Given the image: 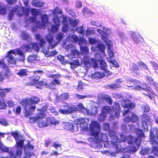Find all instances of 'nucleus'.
I'll return each mask as SVG.
<instances>
[{"mask_svg":"<svg viewBox=\"0 0 158 158\" xmlns=\"http://www.w3.org/2000/svg\"><path fill=\"white\" fill-rule=\"evenodd\" d=\"M146 79L150 83V84H152L154 86L156 85V83L154 82L153 79L151 77L148 76L146 77Z\"/></svg>","mask_w":158,"mask_h":158,"instance_id":"59","label":"nucleus"},{"mask_svg":"<svg viewBox=\"0 0 158 158\" xmlns=\"http://www.w3.org/2000/svg\"><path fill=\"white\" fill-rule=\"evenodd\" d=\"M135 106V104L133 102H131L128 104H124L123 107L125 108H127L129 110H131Z\"/></svg>","mask_w":158,"mask_h":158,"instance_id":"36","label":"nucleus"},{"mask_svg":"<svg viewBox=\"0 0 158 158\" xmlns=\"http://www.w3.org/2000/svg\"><path fill=\"white\" fill-rule=\"evenodd\" d=\"M98 47L100 51L102 53L104 52L105 48L103 44H98Z\"/></svg>","mask_w":158,"mask_h":158,"instance_id":"57","label":"nucleus"},{"mask_svg":"<svg viewBox=\"0 0 158 158\" xmlns=\"http://www.w3.org/2000/svg\"><path fill=\"white\" fill-rule=\"evenodd\" d=\"M16 142V148L18 149L24 148V143L25 140L23 139H21L19 140H17Z\"/></svg>","mask_w":158,"mask_h":158,"instance_id":"24","label":"nucleus"},{"mask_svg":"<svg viewBox=\"0 0 158 158\" xmlns=\"http://www.w3.org/2000/svg\"><path fill=\"white\" fill-rule=\"evenodd\" d=\"M36 56L35 54L29 55L27 58L28 61L31 63L34 62L36 60Z\"/></svg>","mask_w":158,"mask_h":158,"instance_id":"40","label":"nucleus"},{"mask_svg":"<svg viewBox=\"0 0 158 158\" xmlns=\"http://www.w3.org/2000/svg\"><path fill=\"white\" fill-rule=\"evenodd\" d=\"M111 109L110 107L105 106H103L101 110L102 113H104L106 114L107 113H109L111 110Z\"/></svg>","mask_w":158,"mask_h":158,"instance_id":"34","label":"nucleus"},{"mask_svg":"<svg viewBox=\"0 0 158 158\" xmlns=\"http://www.w3.org/2000/svg\"><path fill=\"white\" fill-rule=\"evenodd\" d=\"M108 87L110 89H115L117 88H119L121 87V85L116 83H113L109 85Z\"/></svg>","mask_w":158,"mask_h":158,"instance_id":"48","label":"nucleus"},{"mask_svg":"<svg viewBox=\"0 0 158 158\" xmlns=\"http://www.w3.org/2000/svg\"><path fill=\"white\" fill-rule=\"evenodd\" d=\"M46 116V114L44 112L38 113L35 116L30 118V121L31 123L37 122L38 126L40 128L46 127L50 125H56L59 123L58 121L49 117L46 118L45 121L43 120V119Z\"/></svg>","mask_w":158,"mask_h":158,"instance_id":"2","label":"nucleus"},{"mask_svg":"<svg viewBox=\"0 0 158 158\" xmlns=\"http://www.w3.org/2000/svg\"><path fill=\"white\" fill-rule=\"evenodd\" d=\"M69 25L68 24H64L62 28V31L64 32H67L68 30Z\"/></svg>","mask_w":158,"mask_h":158,"instance_id":"62","label":"nucleus"},{"mask_svg":"<svg viewBox=\"0 0 158 158\" xmlns=\"http://www.w3.org/2000/svg\"><path fill=\"white\" fill-rule=\"evenodd\" d=\"M152 153L154 154L155 156L158 157V147L153 145L152 147V149L151 150Z\"/></svg>","mask_w":158,"mask_h":158,"instance_id":"37","label":"nucleus"},{"mask_svg":"<svg viewBox=\"0 0 158 158\" xmlns=\"http://www.w3.org/2000/svg\"><path fill=\"white\" fill-rule=\"evenodd\" d=\"M21 36L22 38L24 40H27L30 38L29 35L24 31H23L21 33Z\"/></svg>","mask_w":158,"mask_h":158,"instance_id":"47","label":"nucleus"},{"mask_svg":"<svg viewBox=\"0 0 158 158\" xmlns=\"http://www.w3.org/2000/svg\"><path fill=\"white\" fill-rule=\"evenodd\" d=\"M76 30L77 32L80 34H84L85 31L82 26L78 27L77 28Z\"/></svg>","mask_w":158,"mask_h":158,"instance_id":"53","label":"nucleus"},{"mask_svg":"<svg viewBox=\"0 0 158 158\" xmlns=\"http://www.w3.org/2000/svg\"><path fill=\"white\" fill-rule=\"evenodd\" d=\"M105 77V74L103 73L100 72H95L91 75V77L96 79H101Z\"/></svg>","mask_w":158,"mask_h":158,"instance_id":"18","label":"nucleus"},{"mask_svg":"<svg viewBox=\"0 0 158 158\" xmlns=\"http://www.w3.org/2000/svg\"><path fill=\"white\" fill-rule=\"evenodd\" d=\"M131 70L133 72L137 75L139 74V69L138 66L135 64H133L131 68Z\"/></svg>","mask_w":158,"mask_h":158,"instance_id":"27","label":"nucleus"},{"mask_svg":"<svg viewBox=\"0 0 158 158\" xmlns=\"http://www.w3.org/2000/svg\"><path fill=\"white\" fill-rule=\"evenodd\" d=\"M7 107L5 99L3 98L0 99V108L1 109L5 110Z\"/></svg>","mask_w":158,"mask_h":158,"instance_id":"32","label":"nucleus"},{"mask_svg":"<svg viewBox=\"0 0 158 158\" xmlns=\"http://www.w3.org/2000/svg\"><path fill=\"white\" fill-rule=\"evenodd\" d=\"M101 98L102 100L106 101L110 104L111 105L112 104V100L110 97L104 96H102Z\"/></svg>","mask_w":158,"mask_h":158,"instance_id":"44","label":"nucleus"},{"mask_svg":"<svg viewBox=\"0 0 158 158\" xmlns=\"http://www.w3.org/2000/svg\"><path fill=\"white\" fill-rule=\"evenodd\" d=\"M19 9V7L17 6L15 7H13L12 10H10L8 18L9 20H11L12 19L14 14L17 12L18 10Z\"/></svg>","mask_w":158,"mask_h":158,"instance_id":"23","label":"nucleus"},{"mask_svg":"<svg viewBox=\"0 0 158 158\" xmlns=\"http://www.w3.org/2000/svg\"><path fill=\"white\" fill-rule=\"evenodd\" d=\"M5 58H7V60L9 64H15L17 63V60L15 59L12 55H6Z\"/></svg>","mask_w":158,"mask_h":158,"instance_id":"16","label":"nucleus"},{"mask_svg":"<svg viewBox=\"0 0 158 158\" xmlns=\"http://www.w3.org/2000/svg\"><path fill=\"white\" fill-rule=\"evenodd\" d=\"M100 64L101 69L103 70L105 69L107 67L106 63L104 60H102L100 61Z\"/></svg>","mask_w":158,"mask_h":158,"instance_id":"43","label":"nucleus"},{"mask_svg":"<svg viewBox=\"0 0 158 158\" xmlns=\"http://www.w3.org/2000/svg\"><path fill=\"white\" fill-rule=\"evenodd\" d=\"M89 135L91 137L89 139L97 143H108L109 138L106 133L101 132L100 126L98 123L93 121L89 125Z\"/></svg>","mask_w":158,"mask_h":158,"instance_id":"1","label":"nucleus"},{"mask_svg":"<svg viewBox=\"0 0 158 158\" xmlns=\"http://www.w3.org/2000/svg\"><path fill=\"white\" fill-rule=\"evenodd\" d=\"M131 116H127L125 117L124 118V121L125 122H131L135 123L137 122L139 120L138 116L135 114L131 112Z\"/></svg>","mask_w":158,"mask_h":158,"instance_id":"11","label":"nucleus"},{"mask_svg":"<svg viewBox=\"0 0 158 158\" xmlns=\"http://www.w3.org/2000/svg\"><path fill=\"white\" fill-rule=\"evenodd\" d=\"M53 21L56 25L60 26V21L59 18L57 16H55L53 18Z\"/></svg>","mask_w":158,"mask_h":158,"instance_id":"51","label":"nucleus"},{"mask_svg":"<svg viewBox=\"0 0 158 158\" xmlns=\"http://www.w3.org/2000/svg\"><path fill=\"white\" fill-rule=\"evenodd\" d=\"M32 4L35 7H42L44 5V3L40 1L33 0L32 2Z\"/></svg>","mask_w":158,"mask_h":158,"instance_id":"31","label":"nucleus"},{"mask_svg":"<svg viewBox=\"0 0 158 158\" xmlns=\"http://www.w3.org/2000/svg\"><path fill=\"white\" fill-rule=\"evenodd\" d=\"M70 54L74 57L76 56H79L80 54V53L78 50L76 49H73L72 50Z\"/></svg>","mask_w":158,"mask_h":158,"instance_id":"50","label":"nucleus"},{"mask_svg":"<svg viewBox=\"0 0 158 158\" xmlns=\"http://www.w3.org/2000/svg\"><path fill=\"white\" fill-rule=\"evenodd\" d=\"M28 70L26 69H22L19 70L17 74L21 77L26 76L28 75Z\"/></svg>","mask_w":158,"mask_h":158,"instance_id":"25","label":"nucleus"},{"mask_svg":"<svg viewBox=\"0 0 158 158\" xmlns=\"http://www.w3.org/2000/svg\"><path fill=\"white\" fill-rule=\"evenodd\" d=\"M22 10L23 13L26 16H28L29 15V9L28 8H25L24 7H23Z\"/></svg>","mask_w":158,"mask_h":158,"instance_id":"61","label":"nucleus"},{"mask_svg":"<svg viewBox=\"0 0 158 158\" xmlns=\"http://www.w3.org/2000/svg\"><path fill=\"white\" fill-rule=\"evenodd\" d=\"M70 24L73 27H75L79 23V20L78 19H71L69 20Z\"/></svg>","mask_w":158,"mask_h":158,"instance_id":"39","label":"nucleus"},{"mask_svg":"<svg viewBox=\"0 0 158 158\" xmlns=\"http://www.w3.org/2000/svg\"><path fill=\"white\" fill-rule=\"evenodd\" d=\"M40 10H37L35 8H31L30 9L31 14L33 17H36L37 15L40 14Z\"/></svg>","mask_w":158,"mask_h":158,"instance_id":"30","label":"nucleus"},{"mask_svg":"<svg viewBox=\"0 0 158 158\" xmlns=\"http://www.w3.org/2000/svg\"><path fill=\"white\" fill-rule=\"evenodd\" d=\"M74 126L73 124L68 123L65 125V129L70 131H73L74 130Z\"/></svg>","mask_w":158,"mask_h":158,"instance_id":"38","label":"nucleus"},{"mask_svg":"<svg viewBox=\"0 0 158 158\" xmlns=\"http://www.w3.org/2000/svg\"><path fill=\"white\" fill-rule=\"evenodd\" d=\"M35 38L36 39L38 40H40V46L41 47H43L46 43V41L42 38H41V36L39 34H37L35 35Z\"/></svg>","mask_w":158,"mask_h":158,"instance_id":"20","label":"nucleus"},{"mask_svg":"<svg viewBox=\"0 0 158 158\" xmlns=\"http://www.w3.org/2000/svg\"><path fill=\"white\" fill-rule=\"evenodd\" d=\"M86 123L84 118L78 119L77 120L76 124L77 125H79L80 127L82 128H84L86 126Z\"/></svg>","mask_w":158,"mask_h":158,"instance_id":"21","label":"nucleus"},{"mask_svg":"<svg viewBox=\"0 0 158 158\" xmlns=\"http://www.w3.org/2000/svg\"><path fill=\"white\" fill-rule=\"evenodd\" d=\"M63 107L64 109H60L59 110V112L63 114H69L77 110L75 106L69 104L64 105Z\"/></svg>","mask_w":158,"mask_h":158,"instance_id":"7","label":"nucleus"},{"mask_svg":"<svg viewBox=\"0 0 158 158\" xmlns=\"http://www.w3.org/2000/svg\"><path fill=\"white\" fill-rule=\"evenodd\" d=\"M68 40L69 41L77 42L78 40V36L75 35H69L67 36Z\"/></svg>","mask_w":158,"mask_h":158,"instance_id":"26","label":"nucleus"},{"mask_svg":"<svg viewBox=\"0 0 158 158\" xmlns=\"http://www.w3.org/2000/svg\"><path fill=\"white\" fill-rule=\"evenodd\" d=\"M0 124L4 126H7L8 125V123L7 120L6 119L3 118H0Z\"/></svg>","mask_w":158,"mask_h":158,"instance_id":"46","label":"nucleus"},{"mask_svg":"<svg viewBox=\"0 0 158 158\" xmlns=\"http://www.w3.org/2000/svg\"><path fill=\"white\" fill-rule=\"evenodd\" d=\"M83 85L82 82L81 81H79L78 85L76 88L78 90L82 89H83Z\"/></svg>","mask_w":158,"mask_h":158,"instance_id":"58","label":"nucleus"},{"mask_svg":"<svg viewBox=\"0 0 158 158\" xmlns=\"http://www.w3.org/2000/svg\"><path fill=\"white\" fill-rule=\"evenodd\" d=\"M136 132L138 135L136 138L133 141V143H135L138 147L140 146L141 142V138L145 137V135L143 132V131L139 128H137L136 129Z\"/></svg>","mask_w":158,"mask_h":158,"instance_id":"8","label":"nucleus"},{"mask_svg":"<svg viewBox=\"0 0 158 158\" xmlns=\"http://www.w3.org/2000/svg\"><path fill=\"white\" fill-rule=\"evenodd\" d=\"M34 148V146L31 144L30 142H28L26 145L24 146V150L25 153L28 152V150H32Z\"/></svg>","mask_w":158,"mask_h":158,"instance_id":"29","label":"nucleus"},{"mask_svg":"<svg viewBox=\"0 0 158 158\" xmlns=\"http://www.w3.org/2000/svg\"><path fill=\"white\" fill-rule=\"evenodd\" d=\"M106 117V114L104 113H102V112L99 114L98 120L100 122H102L104 121Z\"/></svg>","mask_w":158,"mask_h":158,"instance_id":"54","label":"nucleus"},{"mask_svg":"<svg viewBox=\"0 0 158 158\" xmlns=\"http://www.w3.org/2000/svg\"><path fill=\"white\" fill-rule=\"evenodd\" d=\"M32 48L35 51L38 52L40 50L39 46L37 43H32L31 44Z\"/></svg>","mask_w":158,"mask_h":158,"instance_id":"42","label":"nucleus"},{"mask_svg":"<svg viewBox=\"0 0 158 158\" xmlns=\"http://www.w3.org/2000/svg\"><path fill=\"white\" fill-rule=\"evenodd\" d=\"M31 45V44H30L24 45L23 48V49L25 50L26 52L31 51L32 48L30 46Z\"/></svg>","mask_w":158,"mask_h":158,"instance_id":"55","label":"nucleus"},{"mask_svg":"<svg viewBox=\"0 0 158 158\" xmlns=\"http://www.w3.org/2000/svg\"><path fill=\"white\" fill-rule=\"evenodd\" d=\"M62 13V11L58 7H56L54 10L53 12V14H61Z\"/></svg>","mask_w":158,"mask_h":158,"instance_id":"63","label":"nucleus"},{"mask_svg":"<svg viewBox=\"0 0 158 158\" xmlns=\"http://www.w3.org/2000/svg\"><path fill=\"white\" fill-rule=\"evenodd\" d=\"M60 85V82L59 80L54 79L50 83V88L51 86H54L56 85Z\"/></svg>","mask_w":158,"mask_h":158,"instance_id":"45","label":"nucleus"},{"mask_svg":"<svg viewBox=\"0 0 158 158\" xmlns=\"http://www.w3.org/2000/svg\"><path fill=\"white\" fill-rule=\"evenodd\" d=\"M110 126L108 123H105L103 124V129L104 130L106 131L107 130H109Z\"/></svg>","mask_w":158,"mask_h":158,"instance_id":"64","label":"nucleus"},{"mask_svg":"<svg viewBox=\"0 0 158 158\" xmlns=\"http://www.w3.org/2000/svg\"><path fill=\"white\" fill-rule=\"evenodd\" d=\"M40 101V99L38 97L32 96L29 98L23 99L21 101L20 104L24 107V114L26 117L31 116L32 114V111L36 108L35 106H30V105H36L39 103Z\"/></svg>","mask_w":158,"mask_h":158,"instance_id":"3","label":"nucleus"},{"mask_svg":"<svg viewBox=\"0 0 158 158\" xmlns=\"http://www.w3.org/2000/svg\"><path fill=\"white\" fill-rule=\"evenodd\" d=\"M40 76L38 75L30 77L29 79H32V81L27 83V85L29 86H33L35 85H37L38 81L40 80Z\"/></svg>","mask_w":158,"mask_h":158,"instance_id":"15","label":"nucleus"},{"mask_svg":"<svg viewBox=\"0 0 158 158\" xmlns=\"http://www.w3.org/2000/svg\"><path fill=\"white\" fill-rule=\"evenodd\" d=\"M17 53L19 55L21 56V58L19 59V60L21 61L24 60L25 56L21 50H18L17 51Z\"/></svg>","mask_w":158,"mask_h":158,"instance_id":"56","label":"nucleus"},{"mask_svg":"<svg viewBox=\"0 0 158 158\" xmlns=\"http://www.w3.org/2000/svg\"><path fill=\"white\" fill-rule=\"evenodd\" d=\"M151 122L150 119L148 114H144L142 116V123L143 125H147Z\"/></svg>","mask_w":158,"mask_h":158,"instance_id":"17","label":"nucleus"},{"mask_svg":"<svg viewBox=\"0 0 158 158\" xmlns=\"http://www.w3.org/2000/svg\"><path fill=\"white\" fill-rule=\"evenodd\" d=\"M102 40H103L106 43L108 46V53L109 55V56L110 58H112L114 56V53L112 50L110 49V47L112 46L111 42L108 40L105 36L102 37Z\"/></svg>","mask_w":158,"mask_h":158,"instance_id":"13","label":"nucleus"},{"mask_svg":"<svg viewBox=\"0 0 158 158\" xmlns=\"http://www.w3.org/2000/svg\"><path fill=\"white\" fill-rule=\"evenodd\" d=\"M134 140V138L131 136H125L123 134H122L120 135V139H119V141L117 142V144L118 148L121 149L119 146L120 145L121 142H125L126 140H128V143L129 144H132L133 143V141Z\"/></svg>","mask_w":158,"mask_h":158,"instance_id":"9","label":"nucleus"},{"mask_svg":"<svg viewBox=\"0 0 158 158\" xmlns=\"http://www.w3.org/2000/svg\"><path fill=\"white\" fill-rule=\"evenodd\" d=\"M113 110L114 112L115 117L118 118L119 115L120 108L119 104L117 102H115L112 107Z\"/></svg>","mask_w":158,"mask_h":158,"instance_id":"14","label":"nucleus"},{"mask_svg":"<svg viewBox=\"0 0 158 158\" xmlns=\"http://www.w3.org/2000/svg\"><path fill=\"white\" fill-rule=\"evenodd\" d=\"M80 50L81 53L84 54H87L89 52V49L87 47L81 46Z\"/></svg>","mask_w":158,"mask_h":158,"instance_id":"41","label":"nucleus"},{"mask_svg":"<svg viewBox=\"0 0 158 158\" xmlns=\"http://www.w3.org/2000/svg\"><path fill=\"white\" fill-rule=\"evenodd\" d=\"M5 70L4 76L6 77H8L10 75V72L8 68V66L6 64L4 60H0V69Z\"/></svg>","mask_w":158,"mask_h":158,"instance_id":"10","label":"nucleus"},{"mask_svg":"<svg viewBox=\"0 0 158 158\" xmlns=\"http://www.w3.org/2000/svg\"><path fill=\"white\" fill-rule=\"evenodd\" d=\"M6 103L7 105L9 107H12L15 105L14 102L11 100H9L8 101L6 102Z\"/></svg>","mask_w":158,"mask_h":158,"instance_id":"60","label":"nucleus"},{"mask_svg":"<svg viewBox=\"0 0 158 158\" xmlns=\"http://www.w3.org/2000/svg\"><path fill=\"white\" fill-rule=\"evenodd\" d=\"M134 89L135 90H140L143 89L145 91L149 92L152 94H154L152 89L150 87H148L146 88H143L141 87L140 85H137L135 86Z\"/></svg>","mask_w":158,"mask_h":158,"instance_id":"19","label":"nucleus"},{"mask_svg":"<svg viewBox=\"0 0 158 158\" xmlns=\"http://www.w3.org/2000/svg\"><path fill=\"white\" fill-rule=\"evenodd\" d=\"M64 35L62 33H58L56 37L57 40V42H54V36L50 33H48L46 35L45 38L49 44L48 47V49H52L57 45V44L60 42L63 39Z\"/></svg>","mask_w":158,"mask_h":158,"instance_id":"4","label":"nucleus"},{"mask_svg":"<svg viewBox=\"0 0 158 158\" xmlns=\"http://www.w3.org/2000/svg\"><path fill=\"white\" fill-rule=\"evenodd\" d=\"M69 63L70 64V67L72 69H74L80 65L78 60H74L72 62H69Z\"/></svg>","mask_w":158,"mask_h":158,"instance_id":"28","label":"nucleus"},{"mask_svg":"<svg viewBox=\"0 0 158 158\" xmlns=\"http://www.w3.org/2000/svg\"><path fill=\"white\" fill-rule=\"evenodd\" d=\"M82 61V63L85 66L86 70H88L91 65L94 68L98 66V63L96 60L94 58H90L89 56H85L83 58Z\"/></svg>","mask_w":158,"mask_h":158,"instance_id":"6","label":"nucleus"},{"mask_svg":"<svg viewBox=\"0 0 158 158\" xmlns=\"http://www.w3.org/2000/svg\"><path fill=\"white\" fill-rule=\"evenodd\" d=\"M42 23L40 21L38 22L37 26L39 28L45 27L48 23V15L46 14H44L41 16Z\"/></svg>","mask_w":158,"mask_h":158,"instance_id":"12","label":"nucleus"},{"mask_svg":"<svg viewBox=\"0 0 158 158\" xmlns=\"http://www.w3.org/2000/svg\"><path fill=\"white\" fill-rule=\"evenodd\" d=\"M150 149L148 148H142L140 151V154L142 156L148 154L150 152Z\"/></svg>","mask_w":158,"mask_h":158,"instance_id":"33","label":"nucleus"},{"mask_svg":"<svg viewBox=\"0 0 158 158\" xmlns=\"http://www.w3.org/2000/svg\"><path fill=\"white\" fill-rule=\"evenodd\" d=\"M108 134L109 136L112 138L111 140L112 146L115 149V152L118 153L121 151V149L118 148L117 142H119V139L116 135L115 132L111 129H109L108 131Z\"/></svg>","mask_w":158,"mask_h":158,"instance_id":"5","label":"nucleus"},{"mask_svg":"<svg viewBox=\"0 0 158 158\" xmlns=\"http://www.w3.org/2000/svg\"><path fill=\"white\" fill-rule=\"evenodd\" d=\"M36 87L39 89H41V87L43 86H45L48 88H50V85L47 82V81L41 80L39 81Z\"/></svg>","mask_w":158,"mask_h":158,"instance_id":"22","label":"nucleus"},{"mask_svg":"<svg viewBox=\"0 0 158 158\" xmlns=\"http://www.w3.org/2000/svg\"><path fill=\"white\" fill-rule=\"evenodd\" d=\"M7 9L6 7L0 5V14L4 15L6 13Z\"/></svg>","mask_w":158,"mask_h":158,"instance_id":"49","label":"nucleus"},{"mask_svg":"<svg viewBox=\"0 0 158 158\" xmlns=\"http://www.w3.org/2000/svg\"><path fill=\"white\" fill-rule=\"evenodd\" d=\"M59 26L56 25H52L51 27V31L52 32H56L59 29Z\"/></svg>","mask_w":158,"mask_h":158,"instance_id":"52","label":"nucleus"},{"mask_svg":"<svg viewBox=\"0 0 158 158\" xmlns=\"http://www.w3.org/2000/svg\"><path fill=\"white\" fill-rule=\"evenodd\" d=\"M11 135L14 137L16 140H18L19 138H23V136L20 135L17 131L12 132L11 133Z\"/></svg>","mask_w":158,"mask_h":158,"instance_id":"35","label":"nucleus"}]
</instances>
